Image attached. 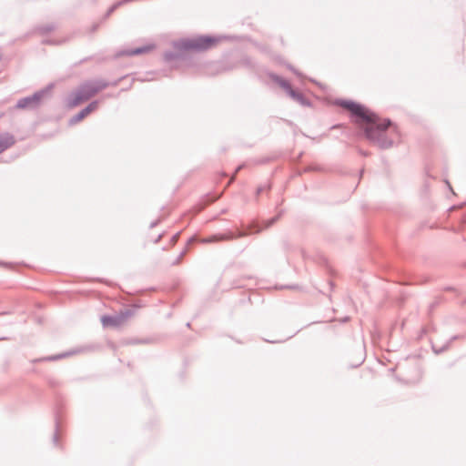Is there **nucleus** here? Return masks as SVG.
<instances>
[{
    "label": "nucleus",
    "mask_w": 466,
    "mask_h": 466,
    "mask_svg": "<svg viewBox=\"0 0 466 466\" xmlns=\"http://www.w3.org/2000/svg\"><path fill=\"white\" fill-rule=\"evenodd\" d=\"M93 108L94 107L92 106H89L88 107H86L84 110H82L77 115V120H82L85 116H86L93 110Z\"/></svg>",
    "instance_id": "obj_8"
},
{
    "label": "nucleus",
    "mask_w": 466,
    "mask_h": 466,
    "mask_svg": "<svg viewBox=\"0 0 466 466\" xmlns=\"http://www.w3.org/2000/svg\"><path fill=\"white\" fill-rule=\"evenodd\" d=\"M131 315L132 312L130 310H125L115 316H103L101 322L106 328H117L123 325Z\"/></svg>",
    "instance_id": "obj_4"
},
{
    "label": "nucleus",
    "mask_w": 466,
    "mask_h": 466,
    "mask_svg": "<svg viewBox=\"0 0 466 466\" xmlns=\"http://www.w3.org/2000/svg\"><path fill=\"white\" fill-rule=\"evenodd\" d=\"M37 101H38V96H34L32 97H28V98L19 101V103L17 104V106L24 108V107L30 106L33 103H36Z\"/></svg>",
    "instance_id": "obj_5"
},
{
    "label": "nucleus",
    "mask_w": 466,
    "mask_h": 466,
    "mask_svg": "<svg viewBox=\"0 0 466 466\" xmlns=\"http://www.w3.org/2000/svg\"><path fill=\"white\" fill-rule=\"evenodd\" d=\"M279 83L286 90H288V89H289L291 87L290 85L287 81H285V80H279Z\"/></svg>",
    "instance_id": "obj_11"
},
{
    "label": "nucleus",
    "mask_w": 466,
    "mask_h": 466,
    "mask_svg": "<svg viewBox=\"0 0 466 466\" xmlns=\"http://www.w3.org/2000/svg\"><path fill=\"white\" fill-rule=\"evenodd\" d=\"M341 106L352 114L354 122L364 130L368 139L383 147L391 144L386 137L387 130L390 126L389 120L379 117L368 108L354 102L344 101Z\"/></svg>",
    "instance_id": "obj_1"
},
{
    "label": "nucleus",
    "mask_w": 466,
    "mask_h": 466,
    "mask_svg": "<svg viewBox=\"0 0 466 466\" xmlns=\"http://www.w3.org/2000/svg\"><path fill=\"white\" fill-rule=\"evenodd\" d=\"M106 86V83H90L84 85L75 95V100L72 103V106L78 105L79 103L87 100L100 90Z\"/></svg>",
    "instance_id": "obj_3"
},
{
    "label": "nucleus",
    "mask_w": 466,
    "mask_h": 466,
    "mask_svg": "<svg viewBox=\"0 0 466 466\" xmlns=\"http://www.w3.org/2000/svg\"><path fill=\"white\" fill-rule=\"evenodd\" d=\"M14 143L12 138H3L0 137V153H2L5 149L9 147Z\"/></svg>",
    "instance_id": "obj_6"
},
{
    "label": "nucleus",
    "mask_w": 466,
    "mask_h": 466,
    "mask_svg": "<svg viewBox=\"0 0 466 466\" xmlns=\"http://www.w3.org/2000/svg\"><path fill=\"white\" fill-rule=\"evenodd\" d=\"M93 108L94 107L92 106H89L88 107H86L84 110H82L77 115V120H82L85 116H86L93 110Z\"/></svg>",
    "instance_id": "obj_9"
},
{
    "label": "nucleus",
    "mask_w": 466,
    "mask_h": 466,
    "mask_svg": "<svg viewBox=\"0 0 466 466\" xmlns=\"http://www.w3.org/2000/svg\"><path fill=\"white\" fill-rule=\"evenodd\" d=\"M287 92L294 99L300 100L302 98L301 95L294 91L291 87L288 89Z\"/></svg>",
    "instance_id": "obj_10"
},
{
    "label": "nucleus",
    "mask_w": 466,
    "mask_h": 466,
    "mask_svg": "<svg viewBox=\"0 0 466 466\" xmlns=\"http://www.w3.org/2000/svg\"><path fill=\"white\" fill-rule=\"evenodd\" d=\"M217 43L216 38L201 35L183 41L182 46L185 49L204 51L212 48Z\"/></svg>",
    "instance_id": "obj_2"
},
{
    "label": "nucleus",
    "mask_w": 466,
    "mask_h": 466,
    "mask_svg": "<svg viewBox=\"0 0 466 466\" xmlns=\"http://www.w3.org/2000/svg\"><path fill=\"white\" fill-rule=\"evenodd\" d=\"M152 49H153V46H144V47H141V48L131 50V51L128 52V54L129 55H139V54L149 52Z\"/></svg>",
    "instance_id": "obj_7"
}]
</instances>
